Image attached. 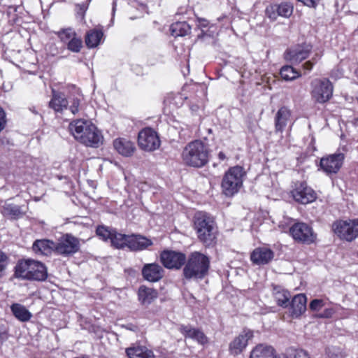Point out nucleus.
I'll return each mask as SVG.
<instances>
[{"instance_id":"nucleus-1","label":"nucleus","mask_w":358,"mask_h":358,"mask_svg":"<svg viewBox=\"0 0 358 358\" xmlns=\"http://www.w3.org/2000/svg\"><path fill=\"white\" fill-rule=\"evenodd\" d=\"M70 132L81 143L90 147H98L102 141V135L90 120L78 119L69 126Z\"/></svg>"},{"instance_id":"nucleus-2","label":"nucleus","mask_w":358,"mask_h":358,"mask_svg":"<svg viewBox=\"0 0 358 358\" xmlns=\"http://www.w3.org/2000/svg\"><path fill=\"white\" fill-rule=\"evenodd\" d=\"M209 155L208 145L201 140H194L185 145L182 159L187 166L201 168L208 162Z\"/></svg>"},{"instance_id":"nucleus-3","label":"nucleus","mask_w":358,"mask_h":358,"mask_svg":"<svg viewBox=\"0 0 358 358\" xmlns=\"http://www.w3.org/2000/svg\"><path fill=\"white\" fill-rule=\"evenodd\" d=\"M194 229L198 239L206 245H210L216 238L217 227L213 218L205 212H197L194 218Z\"/></svg>"},{"instance_id":"nucleus-4","label":"nucleus","mask_w":358,"mask_h":358,"mask_svg":"<svg viewBox=\"0 0 358 358\" xmlns=\"http://www.w3.org/2000/svg\"><path fill=\"white\" fill-rule=\"evenodd\" d=\"M15 276L22 280L44 281L48 277L47 268L43 263L36 260H21L15 267Z\"/></svg>"},{"instance_id":"nucleus-5","label":"nucleus","mask_w":358,"mask_h":358,"mask_svg":"<svg viewBox=\"0 0 358 358\" xmlns=\"http://www.w3.org/2000/svg\"><path fill=\"white\" fill-rule=\"evenodd\" d=\"M209 268V257L199 252H194L187 259L183 275L186 279L201 280L208 274Z\"/></svg>"},{"instance_id":"nucleus-6","label":"nucleus","mask_w":358,"mask_h":358,"mask_svg":"<svg viewBox=\"0 0 358 358\" xmlns=\"http://www.w3.org/2000/svg\"><path fill=\"white\" fill-rule=\"evenodd\" d=\"M246 172L243 166H234L224 173L222 181L223 193L227 196H232L239 192L243 186Z\"/></svg>"},{"instance_id":"nucleus-7","label":"nucleus","mask_w":358,"mask_h":358,"mask_svg":"<svg viewBox=\"0 0 358 358\" xmlns=\"http://www.w3.org/2000/svg\"><path fill=\"white\" fill-rule=\"evenodd\" d=\"M311 96L320 103L328 101L333 94V85L327 78L315 79L311 83Z\"/></svg>"},{"instance_id":"nucleus-8","label":"nucleus","mask_w":358,"mask_h":358,"mask_svg":"<svg viewBox=\"0 0 358 358\" xmlns=\"http://www.w3.org/2000/svg\"><path fill=\"white\" fill-rule=\"evenodd\" d=\"M332 228L341 238L352 241L358 236V219L336 221Z\"/></svg>"},{"instance_id":"nucleus-9","label":"nucleus","mask_w":358,"mask_h":358,"mask_svg":"<svg viewBox=\"0 0 358 358\" xmlns=\"http://www.w3.org/2000/svg\"><path fill=\"white\" fill-rule=\"evenodd\" d=\"M339 152L335 153L320 159V167L322 170L327 175L336 173L342 166L345 154L348 151L345 145L342 146L338 150Z\"/></svg>"},{"instance_id":"nucleus-10","label":"nucleus","mask_w":358,"mask_h":358,"mask_svg":"<svg viewBox=\"0 0 358 358\" xmlns=\"http://www.w3.org/2000/svg\"><path fill=\"white\" fill-rule=\"evenodd\" d=\"M289 234L293 239L299 243L310 244L316 239L312 227L302 222H295L289 227Z\"/></svg>"},{"instance_id":"nucleus-11","label":"nucleus","mask_w":358,"mask_h":358,"mask_svg":"<svg viewBox=\"0 0 358 358\" xmlns=\"http://www.w3.org/2000/svg\"><path fill=\"white\" fill-rule=\"evenodd\" d=\"M80 249L78 238L66 234L55 242V253L64 257H69L76 253Z\"/></svg>"},{"instance_id":"nucleus-12","label":"nucleus","mask_w":358,"mask_h":358,"mask_svg":"<svg viewBox=\"0 0 358 358\" xmlns=\"http://www.w3.org/2000/svg\"><path fill=\"white\" fill-rule=\"evenodd\" d=\"M138 143L139 147L145 151H153L160 146L159 138L151 128H145L138 133Z\"/></svg>"},{"instance_id":"nucleus-13","label":"nucleus","mask_w":358,"mask_h":358,"mask_svg":"<svg viewBox=\"0 0 358 358\" xmlns=\"http://www.w3.org/2000/svg\"><path fill=\"white\" fill-rule=\"evenodd\" d=\"M312 50V45L310 44L298 45L288 49L285 53L286 60L293 64H296L308 58Z\"/></svg>"},{"instance_id":"nucleus-14","label":"nucleus","mask_w":358,"mask_h":358,"mask_svg":"<svg viewBox=\"0 0 358 358\" xmlns=\"http://www.w3.org/2000/svg\"><path fill=\"white\" fill-rule=\"evenodd\" d=\"M161 262L168 268H180L186 261L185 254L172 250H164L160 255Z\"/></svg>"},{"instance_id":"nucleus-15","label":"nucleus","mask_w":358,"mask_h":358,"mask_svg":"<svg viewBox=\"0 0 358 358\" xmlns=\"http://www.w3.org/2000/svg\"><path fill=\"white\" fill-rule=\"evenodd\" d=\"M292 196L296 201L302 204L311 203L316 198L313 189L303 182L296 184V187L292 191Z\"/></svg>"},{"instance_id":"nucleus-16","label":"nucleus","mask_w":358,"mask_h":358,"mask_svg":"<svg viewBox=\"0 0 358 358\" xmlns=\"http://www.w3.org/2000/svg\"><path fill=\"white\" fill-rule=\"evenodd\" d=\"M253 337V332L250 329H244L229 344V351L231 355L241 354L246 348L248 341Z\"/></svg>"},{"instance_id":"nucleus-17","label":"nucleus","mask_w":358,"mask_h":358,"mask_svg":"<svg viewBox=\"0 0 358 358\" xmlns=\"http://www.w3.org/2000/svg\"><path fill=\"white\" fill-rule=\"evenodd\" d=\"M179 331L186 338H191L201 345H205L208 342L207 336L201 330L191 325H180Z\"/></svg>"},{"instance_id":"nucleus-18","label":"nucleus","mask_w":358,"mask_h":358,"mask_svg":"<svg viewBox=\"0 0 358 358\" xmlns=\"http://www.w3.org/2000/svg\"><path fill=\"white\" fill-rule=\"evenodd\" d=\"M274 257L273 252L268 248H257L253 250L250 259L253 264L264 265L268 264Z\"/></svg>"},{"instance_id":"nucleus-19","label":"nucleus","mask_w":358,"mask_h":358,"mask_svg":"<svg viewBox=\"0 0 358 358\" xmlns=\"http://www.w3.org/2000/svg\"><path fill=\"white\" fill-rule=\"evenodd\" d=\"M143 278L150 282H157L164 275V269L158 264H147L142 269Z\"/></svg>"},{"instance_id":"nucleus-20","label":"nucleus","mask_w":358,"mask_h":358,"mask_svg":"<svg viewBox=\"0 0 358 358\" xmlns=\"http://www.w3.org/2000/svg\"><path fill=\"white\" fill-rule=\"evenodd\" d=\"M34 252L38 255H50L55 253V242L48 239L36 240L32 245Z\"/></svg>"},{"instance_id":"nucleus-21","label":"nucleus","mask_w":358,"mask_h":358,"mask_svg":"<svg viewBox=\"0 0 358 358\" xmlns=\"http://www.w3.org/2000/svg\"><path fill=\"white\" fill-rule=\"evenodd\" d=\"M113 146L115 150L124 157L131 156L136 150L134 143L125 138L114 140Z\"/></svg>"},{"instance_id":"nucleus-22","label":"nucleus","mask_w":358,"mask_h":358,"mask_svg":"<svg viewBox=\"0 0 358 358\" xmlns=\"http://www.w3.org/2000/svg\"><path fill=\"white\" fill-rule=\"evenodd\" d=\"M52 96L49 102V106L57 113H62L64 110H67L69 101L65 95L55 90H52Z\"/></svg>"},{"instance_id":"nucleus-23","label":"nucleus","mask_w":358,"mask_h":358,"mask_svg":"<svg viewBox=\"0 0 358 358\" xmlns=\"http://www.w3.org/2000/svg\"><path fill=\"white\" fill-rule=\"evenodd\" d=\"M127 248L130 250H142L152 245L150 239L141 235L132 234L128 237Z\"/></svg>"},{"instance_id":"nucleus-24","label":"nucleus","mask_w":358,"mask_h":358,"mask_svg":"<svg viewBox=\"0 0 358 358\" xmlns=\"http://www.w3.org/2000/svg\"><path fill=\"white\" fill-rule=\"evenodd\" d=\"M291 117V110L285 107H281L275 114V131L282 132L287 124Z\"/></svg>"},{"instance_id":"nucleus-25","label":"nucleus","mask_w":358,"mask_h":358,"mask_svg":"<svg viewBox=\"0 0 358 358\" xmlns=\"http://www.w3.org/2000/svg\"><path fill=\"white\" fill-rule=\"evenodd\" d=\"M306 296L303 294H296L292 299L289 305L292 308V315L297 317L306 310Z\"/></svg>"},{"instance_id":"nucleus-26","label":"nucleus","mask_w":358,"mask_h":358,"mask_svg":"<svg viewBox=\"0 0 358 358\" xmlns=\"http://www.w3.org/2000/svg\"><path fill=\"white\" fill-rule=\"evenodd\" d=\"M129 358H155L153 352L145 346L134 345L126 349Z\"/></svg>"},{"instance_id":"nucleus-27","label":"nucleus","mask_w":358,"mask_h":358,"mask_svg":"<svg viewBox=\"0 0 358 358\" xmlns=\"http://www.w3.org/2000/svg\"><path fill=\"white\" fill-rule=\"evenodd\" d=\"M103 33L101 29H91L85 36V44L89 48H94L103 41Z\"/></svg>"},{"instance_id":"nucleus-28","label":"nucleus","mask_w":358,"mask_h":358,"mask_svg":"<svg viewBox=\"0 0 358 358\" xmlns=\"http://www.w3.org/2000/svg\"><path fill=\"white\" fill-rule=\"evenodd\" d=\"M4 216L10 219L17 220L21 218L26 213L25 206H20L11 203H5L3 210L1 212Z\"/></svg>"},{"instance_id":"nucleus-29","label":"nucleus","mask_w":358,"mask_h":358,"mask_svg":"<svg viewBox=\"0 0 358 358\" xmlns=\"http://www.w3.org/2000/svg\"><path fill=\"white\" fill-rule=\"evenodd\" d=\"M275 351L271 346L260 344L250 352V358H274Z\"/></svg>"},{"instance_id":"nucleus-30","label":"nucleus","mask_w":358,"mask_h":358,"mask_svg":"<svg viewBox=\"0 0 358 358\" xmlns=\"http://www.w3.org/2000/svg\"><path fill=\"white\" fill-rule=\"evenodd\" d=\"M138 295L142 304L149 305L157 297V292L152 288L141 286Z\"/></svg>"},{"instance_id":"nucleus-31","label":"nucleus","mask_w":358,"mask_h":358,"mask_svg":"<svg viewBox=\"0 0 358 358\" xmlns=\"http://www.w3.org/2000/svg\"><path fill=\"white\" fill-rule=\"evenodd\" d=\"M10 310L13 315L21 322H27L31 317L32 314L27 309L25 306L20 303H13L10 306Z\"/></svg>"},{"instance_id":"nucleus-32","label":"nucleus","mask_w":358,"mask_h":358,"mask_svg":"<svg viewBox=\"0 0 358 358\" xmlns=\"http://www.w3.org/2000/svg\"><path fill=\"white\" fill-rule=\"evenodd\" d=\"M273 294L278 306L287 308L289 305L290 294L281 287L274 288Z\"/></svg>"},{"instance_id":"nucleus-33","label":"nucleus","mask_w":358,"mask_h":358,"mask_svg":"<svg viewBox=\"0 0 358 358\" xmlns=\"http://www.w3.org/2000/svg\"><path fill=\"white\" fill-rule=\"evenodd\" d=\"M190 29V26L186 22H176L170 27L171 34L175 37L186 36Z\"/></svg>"},{"instance_id":"nucleus-34","label":"nucleus","mask_w":358,"mask_h":358,"mask_svg":"<svg viewBox=\"0 0 358 358\" xmlns=\"http://www.w3.org/2000/svg\"><path fill=\"white\" fill-rule=\"evenodd\" d=\"M280 74L281 78L286 81L294 80L301 76V73L292 66H284L281 68Z\"/></svg>"},{"instance_id":"nucleus-35","label":"nucleus","mask_w":358,"mask_h":358,"mask_svg":"<svg viewBox=\"0 0 358 358\" xmlns=\"http://www.w3.org/2000/svg\"><path fill=\"white\" fill-rule=\"evenodd\" d=\"M129 236L120 234L114 231L110 239L111 244L116 248H124L125 247L127 248V241H129Z\"/></svg>"},{"instance_id":"nucleus-36","label":"nucleus","mask_w":358,"mask_h":358,"mask_svg":"<svg viewBox=\"0 0 358 358\" xmlns=\"http://www.w3.org/2000/svg\"><path fill=\"white\" fill-rule=\"evenodd\" d=\"M76 35V31L71 28L62 29L57 32L58 37L61 41L65 44H66Z\"/></svg>"},{"instance_id":"nucleus-37","label":"nucleus","mask_w":358,"mask_h":358,"mask_svg":"<svg viewBox=\"0 0 358 358\" xmlns=\"http://www.w3.org/2000/svg\"><path fill=\"white\" fill-rule=\"evenodd\" d=\"M67 49L73 52H79L83 47V41L77 35L66 43Z\"/></svg>"},{"instance_id":"nucleus-38","label":"nucleus","mask_w":358,"mask_h":358,"mask_svg":"<svg viewBox=\"0 0 358 358\" xmlns=\"http://www.w3.org/2000/svg\"><path fill=\"white\" fill-rule=\"evenodd\" d=\"M278 10L279 16L283 17H289L293 12V6L287 2L278 4Z\"/></svg>"},{"instance_id":"nucleus-39","label":"nucleus","mask_w":358,"mask_h":358,"mask_svg":"<svg viewBox=\"0 0 358 358\" xmlns=\"http://www.w3.org/2000/svg\"><path fill=\"white\" fill-rule=\"evenodd\" d=\"M113 231L104 226L98 227L96 231L97 236L104 241H110Z\"/></svg>"},{"instance_id":"nucleus-40","label":"nucleus","mask_w":358,"mask_h":358,"mask_svg":"<svg viewBox=\"0 0 358 358\" xmlns=\"http://www.w3.org/2000/svg\"><path fill=\"white\" fill-rule=\"evenodd\" d=\"M265 14L271 20L274 21L279 16L278 4L268 5L265 10Z\"/></svg>"},{"instance_id":"nucleus-41","label":"nucleus","mask_w":358,"mask_h":358,"mask_svg":"<svg viewBox=\"0 0 358 358\" xmlns=\"http://www.w3.org/2000/svg\"><path fill=\"white\" fill-rule=\"evenodd\" d=\"M68 100L69 101L68 108L72 114H76L80 110V99L78 97H73Z\"/></svg>"},{"instance_id":"nucleus-42","label":"nucleus","mask_w":358,"mask_h":358,"mask_svg":"<svg viewBox=\"0 0 358 358\" xmlns=\"http://www.w3.org/2000/svg\"><path fill=\"white\" fill-rule=\"evenodd\" d=\"M324 306V302L322 299H313L310 303V309L313 311H318Z\"/></svg>"},{"instance_id":"nucleus-43","label":"nucleus","mask_w":358,"mask_h":358,"mask_svg":"<svg viewBox=\"0 0 358 358\" xmlns=\"http://www.w3.org/2000/svg\"><path fill=\"white\" fill-rule=\"evenodd\" d=\"M90 1L91 0H87V3L78 4L76 6L78 15H79L82 17H84L85 13L86 10H87L88 4L90 2Z\"/></svg>"},{"instance_id":"nucleus-44","label":"nucleus","mask_w":358,"mask_h":358,"mask_svg":"<svg viewBox=\"0 0 358 358\" xmlns=\"http://www.w3.org/2000/svg\"><path fill=\"white\" fill-rule=\"evenodd\" d=\"M313 60H314V62L309 60V61L306 62L302 65L303 69L305 71V73L309 72L313 69V66L317 62L316 57L313 58Z\"/></svg>"},{"instance_id":"nucleus-45","label":"nucleus","mask_w":358,"mask_h":358,"mask_svg":"<svg viewBox=\"0 0 358 358\" xmlns=\"http://www.w3.org/2000/svg\"><path fill=\"white\" fill-rule=\"evenodd\" d=\"M295 358H310L309 354L303 350H296Z\"/></svg>"},{"instance_id":"nucleus-46","label":"nucleus","mask_w":358,"mask_h":358,"mask_svg":"<svg viewBox=\"0 0 358 358\" xmlns=\"http://www.w3.org/2000/svg\"><path fill=\"white\" fill-rule=\"evenodd\" d=\"M299 1L303 3L305 6H307L310 8H315L317 4V0H298Z\"/></svg>"},{"instance_id":"nucleus-47","label":"nucleus","mask_w":358,"mask_h":358,"mask_svg":"<svg viewBox=\"0 0 358 358\" xmlns=\"http://www.w3.org/2000/svg\"><path fill=\"white\" fill-rule=\"evenodd\" d=\"M336 349L334 348H330V347H328L326 348L325 350V352H326V354L329 357H338V353L336 352Z\"/></svg>"},{"instance_id":"nucleus-48","label":"nucleus","mask_w":358,"mask_h":358,"mask_svg":"<svg viewBox=\"0 0 358 358\" xmlns=\"http://www.w3.org/2000/svg\"><path fill=\"white\" fill-rule=\"evenodd\" d=\"M334 311L332 309H326L324 313L319 315L320 317L329 318L332 316Z\"/></svg>"},{"instance_id":"nucleus-49","label":"nucleus","mask_w":358,"mask_h":358,"mask_svg":"<svg viewBox=\"0 0 358 358\" xmlns=\"http://www.w3.org/2000/svg\"><path fill=\"white\" fill-rule=\"evenodd\" d=\"M127 329L132 331H136L138 330V327L133 324H127L124 326Z\"/></svg>"},{"instance_id":"nucleus-50","label":"nucleus","mask_w":358,"mask_h":358,"mask_svg":"<svg viewBox=\"0 0 358 358\" xmlns=\"http://www.w3.org/2000/svg\"><path fill=\"white\" fill-rule=\"evenodd\" d=\"M208 26V20L205 19H201L199 20V27L201 28H206Z\"/></svg>"},{"instance_id":"nucleus-51","label":"nucleus","mask_w":358,"mask_h":358,"mask_svg":"<svg viewBox=\"0 0 358 358\" xmlns=\"http://www.w3.org/2000/svg\"><path fill=\"white\" fill-rule=\"evenodd\" d=\"M5 117H6V113H5V112L1 109V130H3V128H4V124H6Z\"/></svg>"},{"instance_id":"nucleus-52","label":"nucleus","mask_w":358,"mask_h":358,"mask_svg":"<svg viewBox=\"0 0 358 358\" xmlns=\"http://www.w3.org/2000/svg\"><path fill=\"white\" fill-rule=\"evenodd\" d=\"M201 103V101H197L196 104L191 103V105H190L191 110L192 111H196L200 107Z\"/></svg>"},{"instance_id":"nucleus-53","label":"nucleus","mask_w":358,"mask_h":358,"mask_svg":"<svg viewBox=\"0 0 358 358\" xmlns=\"http://www.w3.org/2000/svg\"><path fill=\"white\" fill-rule=\"evenodd\" d=\"M218 158L220 160L223 161L227 159V157L223 152H220L218 153Z\"/></svg>"},{"instance_id":"nucleus-54","label":"nucleus","mask_w":358,"mask_h":358,"mask_svg":"<svg viewBox=\"0 0 358 358\" xmlns=\"http://www.w3.org/2000/svg\"><path fill=\"white\" fill-rule=\"evenodd\" d=\"M176 99L182 100V99H187V97L185 96V94H180L176 96Z\"/></svg>"},{"instance_id":"nucleus-55","label":"nucleus","mask_w":358,"mask_h":358,"mask_svg":"<svg viewBox=\"0 0 358 358\" xmlns=\"http://www.w3.org/2000/svg\"><path fill=\"white\" fill-rule=\"evenodd\" d=\"M115 6H116L115 1H113V9H112L113 15H114V13H115Z\"/></svg>"},{"instance_id":"nucleus-56","label":"nucleus","mask_w":358,"mask_h":358,"mask_svg":"<svg viewBox=\"0 0 358 358\" xmlns=\"http://www.w3.org/2000/svg\"><path fill=\"white\" fill-rule=\"evenodd\" d=\"M4 257H6V256H5V255L1 252V262H3V261Z\"/></svg>"},{"instance_id":"nucleus-57","label":"nucleus","mask_w":358,"mask_h":358,"mask_svg":"<svg viewBox=\"0 0 358 358\" xmlns=\"http://www.w3.org/2000/svg\"><path fill=\"white\" fill-rule=\"evenodd\" d=\"M276 358H288V357H285V355H282V356H278Z\"/></svg>"},{"instance_id":"nucleus-58","label":"nucleus","mask_w":358,"mask_h":358,"mask_svg":"<svg viewBox=\"0 0 358 358\" xmlns=\"http://www.w3.org/2000/svg\"><path fill=\"white\" fill-rule=\"evenodd\" d=\"M202 33L203 35H208L204 30H202Z\"/></svg>"},{"instance_id":"nucleus-59","label":"nucleus","mask_w":358,"mask_h":358,"mask_svg":"<svg viewBox=\"0 0 358 358\" xmlns=\"http://www.w3.org/2000/svg\"><path fill=\"white\" fill-rule=\"evenodd\" d=\"M4 143V141L1 139V145Z\"/></svg>"},{"instance_id":"nucleus-60","label":"nucleus","mask_w":358,"mask_h":358,"mask_svg":"<svg viewBox=\"0 0 358 358\" xmlns=\"http://www.w3.org/2000/svg\"><path fill=\"white\" fill-rule=\"evenodd\" d=\"M32 112L34 113H37V112L35 111V110H32Z\"/></svg>"},{"instance_id":"nucleus-61","label":"nucleus","mask_w":358,"mask_h":358,"mask_svg":"<svg viewBox=\"0 0 358 358\" xmlns=\"http://www.w3.org/2000/svg\"><path fill=\"white\" fill-rule=\"evenodd\" d=\"M357 256H358V252H357Z\"/></svg>"}]
</instances>
